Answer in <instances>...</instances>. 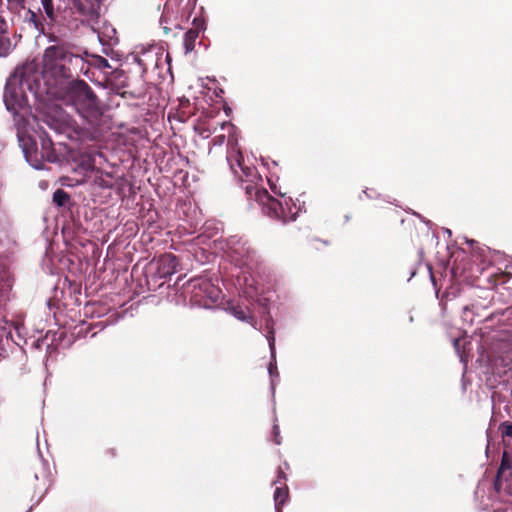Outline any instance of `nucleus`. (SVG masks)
Returning <instances> with one entry per match:
<instances>
[{
    "label": "nucleus",
    "mask_w": 512,
    "mask_h": 512,
    "mask_svg": "<svg viewBox=\"0 0 512 512\" xmlns=\"http://www.w3.org/2000/svg\"><path fill=\"white\" fill-rule=\"evenodd\" d=\"M68 57L63 48L51 46L45 50L43 61L45 70H51L62 76L66 75L65 60Z\"/></svg>",
    "instance_id": "nucleus-5"
},
{
    "label": "nucleus",
    "mask_w": 512,
    "mask_h": 512,
    "mask_svg": "<svg viewBox=\"0 0 512 512\" xmlns=\"http://www.w3.org/2000/svg\"><path fill=\"white\" fill-rule=\"evenodd\" d=\"M10 280L6 273L1 275L0 279V302L3 300L6 291L10 288Z\"/></svg>",
    "instance_id": "nucleus-14"
},
{
    "label": "nucleus",
    "mask_w": 512,
    "mask_h": 512,
    "mask_svg": "<svg viewBox=\"0 0 512 512\" xmlns=\"http://www.w3.org/2000/svg\"><path fill=\"white\" fill-rule=\"evenodd\" d=\"M11 4L20 5L24 0H7Z\"/></svg>",
    "instance_id": "nucleus-25"
},
{
    "label": "nucleus",
    "mask_w": 512,
    "mask_h": 512,
    "mask_svg": "<svg viewBox=\"0 0 512 512\" xmlns=\"http://www.w3.org/2000/svg\"><path fill=\"white\" fill-rule=\"evenodd\" d=\"M191 301L201 307L210 308L221 298V290L207 278H196L189 282Z\"/></svg>",
    "instance_id": "nucleus-4"
},
{
    "label": "nucleus",
    "mask_w": 512,
    "mask_h": 512,
    "mask_svg": "<svg viewBox=\"0 0 512 512\" xmlns=\"http://www.w3.org/2000/svg\"><path fill=\"white\" fill-rule=\"evenodd\" d=\"M38 81L39 74L34 66L26 65L17 68L7 80L3 99L6 109L13 115L18 140L21 143L26 160L30 162L32 167L39 170L42 169L43 165L31 162L32 155L25 144L26 138L29 139L26 127V116L29 112L27 91L35 93Z\"/></svg>",
    "instance_id": "nucleus-2"
},
{
    "label": "nucleus",
    "mask_w": 512,
    "mask_h": 512,
    "mask_svg": "<svg viewBox=\"0 0 512 512\" xmlns=\"http://www.w3.org/2000/svg\"><path fill=\"white\" fill-rule=\"evenodd\" d=\"M197 37L198 33L195 30H189L184 34V46L187 52L193 49Z\"/></svg>",
    "instance_id": "nucleus-12"
},
{
    "label": "nucleus",
    "mask_w": 512,
    "mask_h": 512,
    "mask_svg": "<svg viewBox=\"0 0 512 512\" xmlns=\"http://www.w3.org/2000/svg\"><path fill=\"white\" fill-rule=\"evenodd\" d=\"M87 169H90V170L93 169V165L91 163H88L87 164Z\"/></svg>",
    "instance_id": "nucleus-26"
},
{
    "label": "nucleus",
    "mask_w": 512,
    "mask_h": 512,
    "mask_svg": "<svg viewBox=\"0 0 512 512\" xmlns=\"http://www.w3.org/2000/svg\"><path fill=\"white\" fill-rule=\"evenodd\" d=\"M71 9L83 15L88 22H92L98 18V13L91 0H72Z\"/></svg>",
    "instance_id": "nucleus-9"
},
{
    "label": "nucleus",
    "mask_w": 512,
    "mask_h": 512,
    "mask_svg": "<svg viewBox=\"0 0 512 512\" xmlns=\"http://www.w3.org/2000/svg\"><path fill=\"white\" fill-rule=\"evenodd\" d=\"M446 232L451 235V231L449 229L446 230Z\"/></svg>",
    "instance_id": "nucleus-28"
},
{
    "label": "nucleus",
    "mask_w": 512,
    "mask_h": 512,
    "mask_svg": "<svg viewBox=\"0 0 512 512\" xmlns=\"http://www.w3.org/2000/svg\"><path fill=\"white\" fill-rule=\"evenodd\" d=\"M137 61H138L139 65L143 67L144 70L147 69V63L145 62L144 59L139 57V58H137Z\"/></svg>",
    "instance_id": "nucleus-23"
},
{
    "label": "nucleus",
    "mask_w": 512,
    "mask_h": 512,
    "mask_svg": "<svg viewBox=\"0 0 512 512\" xmlns=\"http://www.w3.org/2000/svg\"><path fill=\"white\" fill-rule=\"evenodd\" d=\"M67 200H68V194L64 190L57 189L54 192V194H53V201L58 206H63L66 203Z\"/></svg>",
    "instance_id": "nucleus-13"
},
{
    "label": "nucleus",
    "mask_w": 512,
    "mask_h": 512,
    "mask_svg": "<svg viewBox=\"0 0 512 512\" xmlns=\"http://www.w3.org/2000/svg\"><path fill=\"white\" fill-rule=\"evenodd\" d=\"M271 384H272V388L274 389V380L273 379L271 381Z\"/></svg>",
    "instance_id": "nucleus-27"
},
{
    "label": "nucleus",
    "mask_w": 512,
    "mask_h": 512,
    "mask_svg": "<svg viewBox=\"0 0 512 512\" xmlns=\"http://www.w3.org/2000/svg\"><path fill=\"white\" fill-rule=\"evenodd\" d=\"M459 342H460V339H458V338L454 339V341H453V345L457 351H459Z\"/></svg>",
    "instance_id": "nucleus-24"
},
{
    "label": "nucleus",
    "mask_w": 512,
    "mask_h": 512,
    "mask_svg": "<svg viewBox=\"0 0 512 512\" xmlns=\"http://www.w3.org/2000/svg\"><path fill=\"white\" fill-rule=\"evenodd\" d=\"M225 139H226V134L225 133L219 134V135L214 137L213 144L214 145H222V144H224Z\"/></svg>",
    "instance_id": "nucleus-18"
},
{
    "label": "nucleus",
    "mask_w": 512,
    "mask_h": 512,
    "mask_svg": "<svg viewBox=\"0 0 512 512\" xmlns=\"http://www.w3.org/2000/svg\"><path fill=\"white\" fill-rule=\"evenodd\" d=\"M93 30L97 32L98 38L100 42L103 44L111 45L116 43V30L111 26H105L104 31L99 32L97 29L93 27Z\"/></svg>",
    "instance_id": "nucleus-11"
},
{
    "label": "nucleus",
    "mask_w": 512,
    "mask_h": 512,
    "mask_svg": "<svg viewBox=\"0 0 512 512\" xmlns=\"http://www.w3.org/2000/svg\"><path fill=\"white\" fill-rule=\"evenodd\" d=\"M179 263L176 256L166 253L159 256L150 264V270L159 278H167L177 272Z\"/></svg>",
    "instance_id": "nucleus-6"
},
{
    "label": "nucleus",
    "mask_w": 512,
    "mask_h": 512,
    "mask_svg": "<svg viewBox=\"0 0 512 512\" xmlns=\"http://www.w3.org/2000/svg\"><path fill=\"white\" fill-rule=\"evenodd\" d=\"M97 62H98V66L100 68H107V67H109V63H108V61L105 58L99 57L97 59Z\"/></svg>",
    "instance_id": "nucleus-21"
},
{
    "label": "nucleus",
    "mask_w": 512,
    "mask_h": 512,
    "mask_svg": "<svg viewBox=\"0 0 512 512\" xmlns=\"http://www.w3.org/2000/svg\"><path fill=\"white\" fill-rule=\"evenodd\" d=\"M28 14H29V21L33 22L34 25L37 27L38 26V16L37 14L32 11V10H28Z\"/></svg>",
    "instance_id": "nucleus-20"
},
{
    "label": "nucleus",
    "mask_w": 512,
    "mask_h": 512,
    "mask_svg": "<svg viewBox=\"0 0 512 512\" xmlns=\"http://www.w3.org/2000/svg\"><path fill=\"white\" fill-rule=\"evenodd\" d=\"M196 131L198 132V134L202 137V138H208L210 137V135L212 134L213 130L208 128V127H205L204 125L202 124H199L196 126ZM216 130V128L214 129V131Z\"/></svg>",
    "instance_id": "nucleus-16"
},
{
    "label": "nucleus",
    "mask_w": 512,
    "mask_h": 512,
    "mask_svg": "<svg viewBox=\"0 0 512 512\" xmlns=\"http://www.w3.org/2000/svg\"><path fill=\"white\" fill-rule=\"evenodd\" d=\"M227 311L233 315L236 319L240 320V321H245V322H248L250 323L255 329L258 330V327L256 325V322L254 321V318L249 315L247 312H248V308L246 307H242V306H239V305H229L227 307Z\"/></svg>",
    "instance_id": "nucleus-10"
},
{
    "label": "nucleus",
    "mask_w": 512,
    "mask_h": 512,
    "mask_svg": "<svg viewBox=\"0 0 512 512\" xmlns=\"http://www.w3.org/2000/svg\"><path fill=\"white\" fill-rule=\"evenodd\" d=\"M46 16L50 19L54 16V3L53 0H40Z\"/></svg>",
    "instance_id": "nucleus-15"
},
{
    "label": "nucleus",
    "mask_w": 512,
    "mask_h": 512,
    "mask_svg": "<svg viewBox=\"0 0 512 512\" xmlns=\"http://www.w3.org/2000/svg\"><path fill=\"white\" fill-rule=\"evenodd\" d=\"M286 475L279 470L278 471V479L274 482V484L280 483L283 486L276 487L274 492V505L276 512H282V506L287 502L289 493L288 488L285 485Z\"/></svg>",
    "instance_id": "nucleus-7"
},
{
    "label": "nucleus",
    "mask_w": 512,
    "mask_h": 512,
    "mask_svg": "<svg viewBox=\"0 0 512 512\" xmlns=\"http://www.w3.org/2000/svg\"><path fill=\"white\" fill-rule=\"evenodd\" d=\"M73 104L89 124H93L100 115V107L97 97L84 81L77 82L72 88Z\"/></svg>",
    "instance_id": "nucleus-3"
},
{
    "label": "nucleus",
    "mask_w": 512,
    "mask_h": 512,
    "mask_svg": "<svg viewBox=\"0 0 512 512\" xmlns=\"http://www.w3.org/2000/svg\"><path fill=\"white\" fill-rule=\"evenodd\" d=\"M267 334L266 338L269 344L270 353H271V362L268 367V372L270 376L273 378L274 376L278 377L277 365H276V348H275V331L273 328V323L271 320L267 321L266 324Z\"/></svg>",
    "instance_id": "nucleus-8"
},
{
    "label": "nucleus",
    "mask_w": 512,
    "mask_h": 512,
    "mask_svg": "<svg viewBox=\"0 0 512 512\" xmlns=\"http://www.w3.org/2000/svg\"><path fill=\"white\" fill-rule=\"evenodd\" d=\"M220 129L228 134V153L227 161L232 172L239 177L242 182H248L245 186L246 194L250 199L255 200L262 208V211L269 217L288 222L296 219L300 209L296 206L290 197L282 193L276 184L268 179L272 192L278 198L272 197L267 190L259 188L258 181H262L261 176L253 166L246 165L241 151L237 147L234 137L235 127L230 122H223Z\"/></svg>",
    "instance_id": "nucleus-1"
},
{
    "label": "nucleus",
    "mask_w": 512,
    "mask_h": 512,
    "mask_svg": "<svg viewBox=\"0 0 512 512\" xmlns=\"http://www.w3.org/2000/svg\"><path fill=\"white\" fill-rule=\"evenodd\" d=\"M273 433H274V436H275V443L276 444H280L281 443V437H280V431H279V426L278 424H274L273 426Z\"/></svg>",
    "instance_id": "nucleus-19"
},
{
    "label": "nucleus",
    "mask_w": 512,
    "mask_h": 512,
    "mask_svg": "<svg viewBox=\"0 0 512 512\" xmlns=\"http://www.w3.org/2000/svg\"><path fill=\"white\" fill-rule=\"evenodd\" d=\"M500 429L503 437H512V424L503 423Z\"/></svg>",
    "instance_id": "nucleus-17"
},
{
    "label": "nucleus",
    "mask_w": 512,
    "mask_h": 512,
    "mask_svg": "<svg viewBox=\"0 0 512 512\" xmlns=\"http://www.w3.org/2000/svg\"><path fill=\"white\" fill-rule=\"evenodd\" d=\"M509 468H510V466L508 465L506 457L504 456L503 460H502V463H501L500 470H505V469H509Z\"/></svg>",
    "instance_id": "nucleus-22"
}]
</instances>
